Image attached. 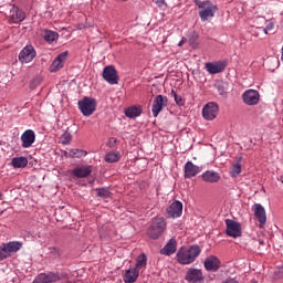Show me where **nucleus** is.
I'll return each mask as SVG.
<instances>
[{
	"mask_svg": "<svg viewBox=\"0 0 283 283\" xmlns=\"http://www.w3.org/2000/svg\"><path fill=\"white\" fill-rule=\"evenodd\" d=\"M34 140H36V134L32 129H28L21 135L23 149H29V147L34 145Z\"/></svg>",
	"mask_w": 283,
	"mask_h": 283,
	"instance_id": "obj_14",
	"label": "nucleus"
},
{
	"mask_svg": "<svg viewBox=\"0 0 283 283\" xmlns=\"http://www.w3.org/2000/svg\"><path fill=\"white\" fill-rule=\"evenodd\" d=\"M140 275V272L136 270L135 268H130L126 270L124 274V282L125 283H134L136 280H138V276Z\"/></svg>",
	"mask_w": 283,
	"mask_h": 283,
	"instance_id": "obj_24",
	"label": "nucleus"
},
{
	"mask_svg": "<svg viewBox=\"0 0 283 283\" xmlns=\"http://www.w3.org/2000/svg\"><path fill=\"white\" fill-rule=\"evenodd\" d=\"M254 217L260 222V227H264L266 224V210L262 207L261 203H255L253 206Z\"/></svg>",
	"mask_w": 283,
	"mask_h": 283,
	"instance_id": "obj_21",
	"label": "nucleus"
},
{
	"mask_svg": "<svg viewBox=\"0 0 283 283\" xmlns=\"http://www.w3.org/2000/svg\"><path fill=\"white\" fill-rule=\"evenodd\" d=\"M200 166H197L192 161H187L184 167V176L185 178H196L198 174H200Z\"/></svg>",
	"mask_w": 283,
	"mask_h": 283,
	"instance_id": "obj_15",
	"label": "nucleus"
},
{
	"mask_svg": "<svg viewBox=\"0 0 283 283\" xmlns=\"http://www.w3.org/2000/svg\"><path fill=\"white\" fill-rule=\"evenodd\" d=\"M11 165H12V167H14V169H23V168L28 167V158L15 157L11 160Z\"/></svg>",
	"mask_w": 283,
	"mask_h": 283,
	"instance_id": "obj_26",
	"label": "nucleus"
},
{
	"mask_svg": "<svg viewBox=\"0 0 283 283\" xmlns=\"http://www.w3.org/2000/svg\"><path fill=\"white\" fill-rule=\"evenodd\" d=\"M85 156H87V153L83 149H71L70 150L71 158H85Z\"/></svg>",
	"mask_w": 283,
	"mask_h": 283,
	"instance_id": "obj_33",
	"label": "nucleus"
},
{
	"mask_svg": "<svg viewBox=\"0 0 283 283\" xmlns=\"http://www.w3.org/2000/svg\"><path fill=\"white\" fill-rule=\"evenodd\" d=\"M76 178H87L92 174V166H81L72 170Z\"/></svg>",
	"mask_w": 283,
	"mask_h": 283,
	"instance_id": "obj_23",
	"label": "nucleus"
},
{
	"mask_svg": "<svg viewBox=\"0 0 283 283\" xmlns=\"http://www.w3.org/2000/svg\"><path fill=\"white\" fill-rule=\"evenodd\" d=\"M171 96L175 98V102L177 105L182 106L185 105V99L182 98V96L178 95V93H176V91H171Z\"/></svg>",
	"mask_w": 283,
	"mask_h": 283,
	"instance_id": "obj_35",
	"label": "nucleus"
},
{
	"mask_svg": "<svg viewBox=\"0 0 283 283\" xmlns=\"http://www.w3.org/2000/svg\"><path fill=\"white\" fill-rule=\"evenodd\" d=\"M43 39L46 41V43H54L56 39H59V33L50 30H44L43 31Z\"/></svg>",
	"mask_w": 283,
	"mask_h": 283,
	"instance_id": "obj_29",
	"label": "nucleus"
},
{
	"mask_svg": "<svg viewBox=\"0 0 283 283\" xmlns=\"http://www.w3.org/2000/svg\"><path fill=\"white\" fill-rule=\"evenodd\" d=\"M9 19L12 23H21V21L25 20V13L18 7L12 6L9 12Z\"/></svg>",
	"mask_w": 283,
	"mask_h": 283,
	"instance_id": "obj_17",
	"label": "nucleus"
},
{
	"mask_svg": "<svg viewBox=\"0 0 283 283\" xmlns=\"http://www.w3.org/2000/svg\"><path fill=\"white\" fill-rule=\"evenodd\" d=\"M154 3H156V6L158 8H160V10H165L167 8V2H165V0H153Z\"/></svg>",
	"mask_w": 283,
	"mask_h": 283,
	"instance_id": "obj_38",
	"label": "nucleus"
},
{
	"mask_svg": "<svg viewBox=\"0 0 283 283\" xmlns=\"http://www.w3.org/2000/svg\"><path fill=\"white\" fill-rule=\"evenodd\" d=\"M142 114L143 109L138 106L128 107L125 111V116H127V118H138Z\"/></svg>",
	"mask_w": 283,
	"mask_h": 283,
	"instance_id": "obj_27",
	"label": "nucleus"
},
{
	"mask_svg": "<svg viewBox=\"0 0 283 283\" xmlns=\"http://www.w3.org/2000/svg\"><path fill=\"white\" fill-rule=\"evenodd\" d=\"M117 1H120L122 3H124V2L127 1V0H117Z\"/></svg>",
	"mask_w": 283,
	"mask_h": 283,
	"instance_id": "obj_44",
	"label": "nucleus"
},
{
	"mask_svg": "<svg viewBox=\"0 0 283 283\" xmlns=\"http://www.w3.org/2000/svg\"><path fill=\"white\" fill-rule=\"evenodd\" d=\"M165 231H167V220L163 217H156L153 219V222L147 230V234L151 240H158Z\"/></svg>",
	"mask_w": 283,
	"mask_h": 283,
	"instance_id": "obj_2",
	"label": "nucleus"
},
{
	"mask_svg": "<svg viewBox=\"0 0 283 283\" xmlns=\"http://www.w3.org/2000/svg\"><path fill=\"white\" fill-rule=\"evenodd\" d=\"M2 260H8V255L6 250L3 249V247H0V262H2Z\"/></svg>",
	"mask_w": 283,
	"mask_h": 283,
	"instance_id": "obj_40",
	"label": "nucleus"
},
{
	"mask_svg": "<svg viewBox=\"0 0 283 283\" xmlns=\"http://www.w3.org/2000/svg\"><path fill=\"white\" fill-rule=\"evenodd\" d=\"M98 198H109L112 192H109V189L107 188H98L96 189Z\"/></svg>",
	"mask_w": 283,
	"mask_h": 283,
	"instance_id": "obj_34",
	"label": "nucleus"
},
{
	"mask_svg": "<svg viewBox=\"0 0 283 283\" xmlns=\"http://www.w3.org/2000/svg\"><path fill=\"white\" fill-rule=\"evenodd\" d=\"M176 239H170L168 243L160 250L161 255H174L176 253Z\"/></svg>",
	"mask_w": 283,
	"mask_h": 283,
	"instance_id": "obj_25",
	"label": "nucleus"
},
{
	"mask_svg": "<svg viewBox=\"0 0 283 283\" xmlns=\"http://www.w3.org/2000/svg\"><path fill=\"white\" fill-rule=\"evenodd\" d=\"M242 157H239L238 161L232 165L230 175L232 178H238L242 174Z\"/></svg>",
	"mask_w": 283,
	"mask_h": 283,
	"instance_id": "obj_28",
	"label": "nucleus"
},
{
	"mask_svg": "<svg viewBox=\"0 0 283 283\" xmlns=\"http://www.w3.org/2000/svg\"><path fill=\"white\" fill-rule=\"evenodd\" d=\"M195 4L199 10V17L202 22L213 19L218 12V6L210 0H195Z\"/></svg>",
	"mask_w": 283,
	"mask_h": 283,
	"instance_id": "obj_1",
	"label": "nucleus"
},
{
	"mask_svg": "<svg viewBox=\"0 0 283 283\" xmlns=\"http://www.w3.org/2000/svg\"><path fill=\"white\" fill-rule=\"evenodd\" d=\"M67 51L60 53L50 65V72L54 73L59 72V70H63V65H65V61H67Z\"/></svg>",
	"mask_w": 283,
	"mask_h": 283,
	"instance_id": "obj_12",
	"label": "nucleus"
},
{
	"mask_svg": "<svg viewBox=\"0 0 283 283\" xmlns=\"http://www.w3.org/2000/svg\"><path fill=\"white\" fill-rule=\"evenodd\" d=\"M187 43V38H182L181 41L178 43V48H182Z\"/></svg>",
	"mask_w": 283,
	"mask_h": 283,
	"instance_id": "obj_42",
	"label": "nucleus"
},
{
	"mask_svg": "<svg viewBox=\"0 0 283 283\" xmlns=\"http://www.w3.org/2000/svg\"><path fill=\"white\" fill-rule=\"evenodd\" d=\"M52 250L55 251V253L59 255V250L56 248H52Z\"/></svg>",
	"mask_w": 283,
	"mask_h": 283,
	"instance_id": "obj_43",
	"label": "nucleus"
},
{
	"mask_svg": "<svg viewBox=\"0 0 283 283\" xmlns=\"http://www.w3.org/2000/svg\"><path fill=\"white\" fill-rule=\"evenodd\" d=\"M23 248V242L20 241H10L8 243L2 244V249L7 253V258H10L12 253H17L18 251H21Z\"/></svg>",
	"mask_w": 283,
	"mask_h": 283,
	"instance_id": "obj_16",
	"label": "nucleus"
},
{
	"mask_svg": "<svg viewBox=\"0 0 283 283\" xmlns=\"http://www.w3.org/2000/svg\"><path fill=\"white\" fill-rule=\"evenodd\" d=\"M219 114L220 106L216 102H209L202 108V117L205 120H216Z\"/></svg>",
	"mask_w": 283,
	"mask_h": 283,
	"instance_id": "obj_5",
	"label": "nucleus"
},
{
	"mask_svg": "<svg viewBox=\"0 0 283 283\" xmlns=\"http://www.w3.org/2000/svg\"><path fill=\"white\" fill-rule=\"evenodd\" d=\"M273 28H275V24H273V22H268L265 28H259V30H262V32H264V34H269V32H271V30H273Z\"/></svg>",
	"mask_w": 283,
	"mask_h": 283,
	"instance_id": "obj_37",
	"label": "nucleus"
},
{
	"mask_svg": "<svg viewBox=\"0 0 283 283\" xmlns=\"http://www.w3.org/2000/svg\"><path fill=\"white\" fill-rule=\"evenodd\" d=\"M216 88L221 96H227V90H229V84H227V82H217Z\"/></svg>",
	"mask_w": 283,
	"mask_h": 283,
	"instance_id": "obj_32",
	"label": "nucleus"
},
{
	"mask_svg": "<svg viewBox=\"0 0 283 283\" xmlns=\"http://www.w3.org/2000/svg\"><path fill=\"white\" fill-rule=\"evenodd\" d=\"M203 182H210L211 185L220 182L221 176L220 172L214 170H207L201 175Z\"/></svg>",
	"mask_w": 283,
	"mask_h": 283,
	"instance_id": "obj_22",
	"label": "nucleus"
},
{
	"mask_svg": "<svg viewBox=\"0 0 283 283\" xmlns=\"http://www.w3.org/2000/svg\"><path fill=\"white\" fill-rule=\"evenodd\" d=\"M186 282H202L205 280V276L202 275V270L198 269H190L188 270L186 276H185Z\"/></svg>",
	"mask_w": 283,
	"mask_h": 283,
	"instance_id": "obj_18",
	"label": "nucleus"
},
{
	"mask_svg": "<svg viewBox=\"0 0 283 283\" xmlns=\"http://www.w3.org/2000/svg\"><path fill=\"white\" fill-rule=\"evenodd\" d=\"M220 259H218V256L216 255H210L206 259L203 266L206 269V271H212L216 272L218 271V269H220Z\"/></svg>",
	"mask_w": 283,
	"mask_h": 283,
	"instance_id": "obj_19",
	"label": "nucleus"
},
{
	"mask_svg": "<svg viewBox=\"0 0 283 283\" xmlns=\"http://www.w3.org/2000/svg\"><path fill=\"white\" fill-rule=\"evenodd\" d=\"M77 105L83 116H92L96 112V99L92 97H84L82 101H78Z\"/></svg>",
	"mask_w": 283,
	"mask_h": 283,
	"instance_id": "obj_4",
	"label": "nucleus"
},
{
	"mask_svg": "<svg viewBox=\"0 0 283 283\" xmlns=\"http://www.w3.org/2000/svg\"><path fill=\"white\" fill-rule=\"evenodd\" d=\"M189 41L191 45H198V34H192Z\"/></svg>",
	"mask_w": 283,
	"mask_h": 283,
	"instance_id": "obj_41",
	"label": "nucleus"
},
{
	"mask_svg": "<svg viewBox=\"0 0 283 283\" xmlns=\"http://www.w3.org/2000/svg\"><path fill=\"white\" fill-rule=\"evenodd\" d=\"M36 59V50L32 45L24 46L19 53L20 63H32Z\"/></svg>",
	"mask_w": 283,
	"mask_h": 283,
	"instance_id": "obj_8",
	"label": "nucleus"
},
{
	"mask_svg": "<svg viewBox=\"0 0 283 283\" xmlns=\"http://www.w3.org/2000/svg\"><path fill=\"white\" fill-rule=\"evenodd\" d=\"M227 64L224 62H209L206 63V70L209 74H220L224 72Z\"/></svg>",
	"mask_w": 283,
	"mask_h": 283,
	"instance_id": "obj_20",
	"label": "nucleus"
},
{
	"mask_svg": "<svg viewBox=\"0 0 283 283\" xmlns=\"http://www.w3.org/2000/svg\"><path fill=\"white\" fill-rule=\"evenodd\" d=\"M61 280V274L54 272L41 273L33 280V283H54Z\"/></svg>",
	"mask_w": 283,
	"mask_h": 283,
	"instance_id": "obj_11",
	"label": "nucleus"
},
{
	"mask_svg": "<svg viewBox=\"0 0 283 283\" xmlns=\"http://www.w3.org/2000/svg\"><path fill=\"white\" fill-rule=\"evenodd\" d=\"M62 143H63V145H70V143H72V134L64 133L62 135Z\"/></svg>",
	"mask_w": 283,
	"mask_h": 283,
	"instance_id": "obj_36",
	"label": "nucleus"
},
{
	"mask_svg": "<svg viewBox=\"0 0 283 283\" xmlns=\"http://www.w3.org/2000/svg\"><path fill=\"white\" fill-rule=\"evenodd\" d=\"M134 269H147V254L143 253L137 258L136 268Z\"/></svg>",
	"mask_w": 283,
	"mask_h": 283,
	"instance_id": "obj_31",
	"label": "nucleus"
},
{
	"mask_svg": "<svg viewBox=\"0 0 283 283\" xmlns=\"http://www.w3.org/2000/svg\"><path fill=\"white\" fill-rule=\"evenodd\" d=\"M168 218H180L182 216V202L176 200L166 209Z\"/></svg>",
	"mask_w": 283,
	"mask_h": 283,
	"instance_id": "obj_13",
	"label": "nucleus"
},
{
	"mask_svg": "<svg viewBox=\"0 0 283 283\" xmlns=\"http://www.w3.org/2000/svg\"><path fill=\"white\" fill-rule=\"evenodd\" d=\"M226 233L229 238H242V224L233 219H226Z\"/></svg>",
	"mask_w": 283,
	"mask_h": 283,
	"instance_id": "obj_6",
	"label": "nucleus"
},
{
	"mask_svg": "<svg viewBox=\"0 0 283 283\" xmlns=\"http://www.w3.org/2000/svg\"><path fill=\"white\" fill-rule=\"evenodd\" d=\"M242 101L244 103V105L248 106H253V105H258V103H260V92L255 91V90H247L243 94H242Z\"/></svg>",
	"mask_w": 283,
	"mask_h": 283,
	"instance_id": "obj_10",
	"label": "nucleus"
},
{
	"mask_svg": "<svg viewBox=\"0 0 283 283\" xmlns=\"http://www.w3.org/2000/svg\"><path fill=\"white\" fill-rule=\"evenodd\" d=\"M120 160V153L118 151H109L105 156L106 163H118Z\"/></svg>",
	"mask_w": 283,
	"mask_h": 283,
	"instance_id": "obj_30",
	"label": "nucleus"
},
{
	"mask_svg": "<svg viewBox=\"0 0 283 283\" xmlns=\"http://www.w3.org/2000/svg\"><path fill=\"white\" fill-rule=\"evenodd\" d=\"M201 251L199 245H192L189 249L180 250L177 253L179 264H191L192 262H196V258L200 255Z\"/></svg>",
	"mask_w": 283,
	"mask_h": 283,
	"instance_id": "obj_3",
	"label": "nucleus"
},
{
	"mask_svg": "<svg viewBox=\"0 0 283 283\" xmlns=\"http://www.w3.org/2000/svg\"><path fill=\"white\" fill-rule=\"evenodd\" d=\"M103 78L109 85H118V72H116V67L114 65H108L103 70Z\"/></svg>",
	"mask_w": 283,
	"mask_h": 283,
	"instance_id": "obj_9",
	"label": "nucleus"
},
{
	"mask_svg": "<svg viewBox=\"0 0 283 283\" xmlns=\"http://www.w3.org/2000/svg\"><path fill=\"white\" fill-rule=\"evenodd\" d=\"M169 103V98L165 95H157L155 96L153 101L151 112L154 118H158V114L163 112L164 107H167V104Z\"/></svg>",
	"mask_w": 283,
	"mask_h": 283,
	"instance_id": "obj_7",
	"label": "nucleus"
},
{
	"mask_svg": "<svg viewBox=\"0 0 283 283\" xmlns=\"http://www.w3.org/2000/svg\"><path fill=\"white\" fill-rule=\"evenodd\" d=\"M41 83V77H35L31 83L30 87L31 90H36L39 87V84Z\"/></svg>",
	"mask_w": 283,
	"mask_h": 283,
	"instance_id": "obj_39",
	"label": "nucleus"
}]
</instances>
